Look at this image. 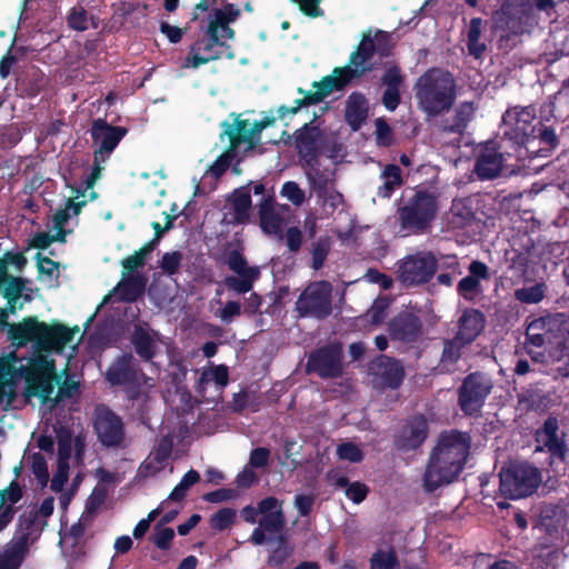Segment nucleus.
<instances>
[{"label":"nucleus","mask_w":569,"mask_h":569,"mask_svg":"<svg viewBox=\"0 0 569 569\" xmlns=\"http://www.w3.org/2000/svg\"><path fill=\"white\" fill-rule=\"evenodd\" d=\"M375 51V41L369 36L365 37L356 51L350 54L349 64L337 67L331 76H326L320 81H313L312 88L316 91L298 88V93L302 94V98L295 100L292 107L280 106L277 109L278 119L283 120L289 114H296L302 107L318 104L333 91L343 89L353 79L371 72L373 70L371 59Z\"/></svg>","instance_id":"nucleus-1"},{"label":"nucleus","mask_w":569,"mask_h":569,"mask_svg":"<svg viewBox=\"0 0 569 569\" xmlns=\"http://www.w3.org/2000/svg\"><path fill=\"white\" fill-rule=\"evenodd\" d=\"M462 470V431L451 430L440 433L432 449L425 475L426 491L432 492L442 485L450 483Z\"/></svg>","instance_id":"nucleus-2"},{"label":"nucleus","mask_w":569,"mask_h":569,"mask_svg":"<svg viewBox=\"0 0 569 569\" xmlns=\"http://www.w3.org/2000/svg\"><path fill=\"white\" fill-rule=\"evenodd\" d=\"M79 331L76 326L69 329L62 323H47L37 317H26L18 323H12L9 330V339L18 348L33 343L36 352H61L69 345L74 333Z\"/></svg>","instance_id":"nucleus-3"},{"label":"nucleus","mask_w":569,"mask_h":569,"mask_svg":"<svg viewBox=\"0 0 569 569\" xmlns=\"http://www.w3.org/2000/svg\"><path fill=\"white\" fill-rule=\"evenodd\" d=\"M415 96L420 109L436 117L448 112L456 99V81L449 71L430 68L415 84Z\"/></svg>","instance_id":"nucleus-4"},{"label":"nucleus","mask_w":569,"mask_h":569,"mask_svg":"<svg viewBox=\"0 0 569 569\" xmlns=\"http://www.w3.org/2000/svg\"><path fill=\"white\" fill-rule=\"evenodd\" d=\"M438 198L428 190H418L397 209V220L409 234L427 232L437 217Z\"/></svg>","instance_id":"nucleus-5"},{"label":"nucleus","mask_w":569,"mask_h":569,"mask_svg":"<svg viewBox=\"0 0 569 569\" xmlns=\"http://www.w3.org/2000/svg\"><path fill=\"white\" fill-rule=\"evenodd\" d=\"M499 478L500 492L508 499L529 497L542 482L540 470L527 462L513 463L507 468H502Z\"/></svg>","instance_id":"nucleus-6"},{"label":"nucleus","mask_w":569,"mask_h":569,"mask_svg":"<svg viewBox=\"0 0 569 569\" xmlns=\"http://www.w3.org/2000/svg\"><path fill=\"white\" fill-rule=\"evenodd\" d=\"M295 150L302 168L319 164V159L327 149V134L315 119L297 129L293 134Z\"/></svg>","instance_id":"nucleus-7"},{"label":"nucleus","mask_w":569,"mask_h":569,"mask_svg":"<svg viewBox=\"0 0 569 569\" xmlns=\"http://www.w3.org/2000/svg\"><path fill=\"white\" fill-rule=\"evenodd\" d=\"M343 348L339 342H329L312 350L306 363V372L321 379H337L343 375Z\"/></svg>","instance_id":"nucleus-8"},{"label":"nucleus","mask_w":569,"mask_h":569,"mask_svg":"<svg viewBox=\"0 0 569 569\" xmlns=\"http://www.w3.org/2000/svg\"><path fill=\"white\" fill-rule=\"evenodd\" d=\"M143 379H146V375L131 352L117 357L106 372V380L111 386L128 387L127 393L131 400L138 399Z\"/></svg>","instance_id":"nucleus-9"},{"label":"nucleus","mask_w":569,"mask_h":569,"mask_svg":"<svg viewBox=\"0 0 569 569\" xmlns=\"http://www.w3.org/2000/svg\"><path fill=\"white\" fill-rule=\"evenodd\" d=\"M332 286L328 281H318L308 286L296 301V310L302 318L323 320L331 315Z\"/></svg>","instance_id":"nucleus-10"},{"label":"nucleus","mask_w":569,"mask_h":569,"mask_svg":"<svg viewBox=\"0 0 569 569\" xmlns=\"http://www.w3.org/2000/svg\"><path fill=\"white\" fill-rule=\"evenodd\" d=\"M437 268L438 260L431 252H417L398 262L397 278L405 286L427 283Z\"/></svg>","instance_id":"nucleus-11"},{"label":"nucleus","mask_w":569,"mask_h":569,"mask_svg":"<svg viewBox=\"0 0 569 569\" xmlns=\"http://www.w3.org/2000/svg\"><path fill=\"white\" fill-rule=\"evenodd\" d=\"M206 33L207 39H199L189 47V53L182 63L183 68L198 69L202 64L220 59L223 54L222 49H230L220 40L216 26H208Z\"/></svg>","instance_id":"nucleus-12"},{"label":"nucleus","mask_w":569,"mask_h":569,"mask_svg":"<svg viewBox=\"0 0 569 569\" xmlns=\"http://www.w3.org/2000/svg\"><path fill=\"white\" fill-rule=\"evenodd\" d=\"M93 429L100 443L107 448L118 447L124 439V425L120 416L106 405L93 411Z\"/></svg>","instance_id":"nucleus-13"},{"label":"nucleus","mask_w":569,"mask_h":569,"mask_svg":"<svg viewBox=\"0 0 569 569\" xmlns=\"http://www.w3.org/2000/svg\"><path fill=\"white\" fill-rule=\"evenodd\" d=\"M226 262L229 269L238 274V277H227L224 279L226 287L238 293L251 291L254 281L260 277L259 268L248 266L246 257L238 249H232L227 253Z\"/></svg>","instance_id":"nucleus-14"},{"label":"nucleus","mask_w":569,"mask_h":569,"mask_svg":"<svg viewBox=\"0 0 569 569\" xmlns=\"http://www.w3.org/2000/svg\"><path fill=\"white\" fill-rule=\"evenodd\" d=\"M91 139L98 148L93 151L96 160H108L120 141L128 133V129L120 126H112L106 119L98 118L92 121Z\"/></svg>","instance_id":"nucleus-15"},{"label":"nucleus","mask_w":569,"mask_h":569,"mask_svg":"<svg viewBox=\"0 0 569 569\" xmlns=\"http://www.w3.org/2000/svg\"><path fill=\"white\" fill-rule=\"evenodd\" d=\"M369 370L373 377V385L381 390H396L405 379V369L401 362L385 355L373 360Z\"/></svg>","instance_id":"nucleus-16"},{"label":"nucleus","mask_w":569,"mask_h":569,"mask_svg":"<svg viewBox=\"0 0 569 569\" xmlns=\"http://www.w3.org/2000/svg\"><path fill=\"white\" fill-rule=\"evenodd\" d=\"M429 423L423 415H415L408 418L399 431L393 436L395 448L408 452L418 449L426 440Z\"/></svg>","instance_id":"nucleus-17"},{"label":"nucleus","mask_w":569,"mask_h":569,"mask_svg":"<svg viewBox=\"0 0 569 569\" xmlns=\"http://www.w3.org/2000/svg\"><path fill=\"white\" fill-rule=\"evenodd\" d=\"M388 332L393 341L412 343L422 333V321L415 313L402 311L389 321Z\"/></svg>","instance_id":"nucleus-18"},{"label":"nucleus","mask_w":569,"mask_h":569,"mask_svg":"<svg viewBox=\"0 0 569 569\" xmlns=\"http://www.w3.org/2000/svg\"><path fill=\"white\" fill-rule=\"evenodd\" d=\"M160 333L148 323L134 325L130 335V343L136 355L143 362H152L159 350Z\"/></svg>","instance_id":"nucleus-19"},{"label":"nucleus","mask_w":569,"mask_h":569,"mask_svg":"<svg viewBox=\"0 0 569 569\" xmlns=\"http://www.w3.org/2000/svg\"><path fill=\"white\" fill-rule=\"evenodd\" d=\"M491 385L482 373H471L465 379V415H473L481 408Z\"/></svg>","instance_id":"nucleus-20"},{"label":"nucleus","mask_w":569,"mask_h":569,"mask_svg":"<svg viewBox=\"0 0 569 569\" xmlns=\"http://www.w3.org/2000/svg\"><path fill=\"white\" fill-rule=\"evenodd\" d=\"M533 119L535 114L529 108L507 110L502 117V122L505 126L512 127V130L506 131L505 134L515 139L518 143H523L525 139L532 133L531 122Z\"/></svg>","instance_id":"nucleus-21"},{"label":"nucleus","mask_w":569,"mask_h":569,"mask_svg":"<svg viewBox=\"0 0 569 569\" xmlns=\"http://www.w3.org/2000/svg\"><path fill=\"white\" fill-rule=\"evenodd\" d=\"M8 372L23 378L27 382L47 376H56V365L53 360H49L42 352H37L29 359L28 365H20L18 369L13 365H8Z\"/></svg>","instance_id":"nucleus-22"},{"label":"nucleus","mask_w":569,"mask_h":569,"mask_svg":"<svg viewBox=\"0 0 569 569\" xmlns=\"http://www.w3.org/2000/svg\"><path fill=\"white\" fill-rule=\"evenodd\" d=\"M502 164L503 154L498 152L493 146L487 144L480 149L475 163V172L482 180H491L501 173Z\"/></svg>","instance_id":"nucleus-23"},{"label":"nucleus","mask_w":569,"mask_h":569,"mask_svg":"<svg viewBox=\"0 0 569 569\" xmlns=\"http://www.w3.org/2000/svg\"><path fill=\"white\" fill-rule=\"evenodd\" d=\"M369 104L366 96L355 91L346 100L345 120L352 131L361 129L368 118Z\"/></svg>","instance_id":"nucleus-24"},{"label":"nucleus","mask_w":569,"mask_h":569,"mask_svg":"<svg viewBox=\"0 0 569 569\" xmlns=\"http://www.w3.org/2000/svg\"><path fill=\"white\" fill-rule=\"evenodd\" d=\"M222 134L229 139L230 151H236L242 143H248L250 148L254 146V134L251 132L249 120L237 117L232 123L224 121Z\"/></svg>","instance_id":"nucleus-25"},{"label":"nucleus","mask_w":569,"mask_h":569,"mask_svg":"<svg viewBox=\"0 0 569 569\" xmlns=\"http://www.w3.org/2000/svg\"><path fill=\"white\" fill-rule=\"evenodd\" d=\"M271 196L263 197L258 210L259 224L264 233L280 236L283 220L276 211Z\"/></svg>","instance_id":"nucleus-26"},{"label":"nucleus","mask_w":569,"mask_h":569,"mask_svg":"<svg viewBox=\"0 0 569 569\" xmlns=\"http://www.w3.org/2000/svg\"><path fill=\"white\" fill-rule=\"evenodd\" d=\"M147 279L142 274L123 273V279L117 286V296L120 301L134 302L146 290Z\"/></svg>","instance_id":"nucleus-27"},{"label":"nucleus","mask_w":569,"mask_h":569,"mask_svg":"<svg viewBox=\"0 0 569 569\" xmlns=\"http://www.w3.org/2000/svg\"><path fill=\"white\" fill-rule=\"evenodd\" d=\"M556 320L552 317H541L532 320L526 329V340L535 347H542L552 339V326Z\"/></svg>","instance_id":"nucleus-28"},{"label":"nucleus","mask_w":569,"mask_h":569,"mask_svg":"<svg viewBox=\"0 0 569 569\" xmlns=\"http://www.w3.org/2000/svg\"><path fill=\"white\" fill-rule=\"evenodd\" d=\"M469 274L465 277V298H473L482 293V281L490 280L489 268L486 263L473 260L468 267Z\"/></svg>","instance_id":"nucleus-29"},{"label":"nucleus","mask_w":569,"mask_h":569,"mask_svg":"<svg viewBox=\"0 0 569 569\" xmlns=\"http://www.w3.org/2000/svg\"><path fill=\"white\" fill-rule=\"evenodd\" d=\"M230 201L233 209L232 221L234 223H246L249 220V211L251 208V189L250 184L236 189Z\"/></svg>","instance_id":"nucleus-30"},{"label":"nucleus","mask_w":569,"mask_h":569,"mask_svg":"<svg viewBox=\"0 0 569 569\" xmlns=\"http://www.w3.org/2000/svg\"><path fill=\"white\" fill-rule=\"evenodd\" d=\"M381 178L383 183L378 188L377 196L383 199H389L395 190L403 183L401 169L397 164H387L382 170Z\"/></svg>","instance_id":"nucleus-31"},{"label":"nucleus","mask_w":569,"mask_h":569,"mask_svg":"<svg viewBox=\"0 0 569 569\" xmlns=\"http://www.w3.org/2000/svg\"><path fill=\"white\" fill-rule=\"evenodd\" d=\"M54 378L56 376H47L34 380L28 379L24 395L27 397H38L42 403L48 402L54 389Z\"/></svg>","instance_id":"nucleus-32"},{"label":"nucleus","mask_w":569,"mask_h":569,"mask_svg":"<svg viewBox=\"0 0 569 569\" xmlns=\"http://www.w3.org/2000/svg\"><path fill=\"white\" fill-rule=\"evenodd\" d=\"M335 486L345 489V495L353 503H361L369 493V487L360 481L350 482L347 476H339L335 480Z\"/></svg>","instance_id":"nucleus-33"},{"label":"nucleus","mask_w":569,"mask_h":569,"mask_svg":"<svg viewBox=\"0 0 569 569\" xmlns=\"http://www.w3.org/2000/svg\"><path fill=\"white\" fill-rule=\"evenodd\" d=\"M485 327L486 317L480 310H465V343L473 341Z\"/></svg>","instance_id":"nucleus-34"},{"label":"nucleus","mask_w":569,"mask_h":569,"mask_svg":"<svg viewBox=\"0 0 569 569\" xmlns=\"http://www.w3.org/2000/svg\"><path fill=\"white\" fill-rule=\"evenodd\" d=\"M306 177L310 183V187L316 192L317 197L326 194L330 189L331 180L327 172L319 169V164L303 168Z\"/></svg>","instance_id":"nucleus-35"},{"label":"nucleus","mask_w":569,"mask_h":569,"mask_svg":"<svg viewBox=\"0 0 569 569\" xmlns=\"http://www.w3.org/2000/svg\"><path fill=\"white\" fill-rule=\"evenodd\" d=\"M458 331L453 340H448L445 342L441 361L443 363L456 362L460 356L462 350V316H460L456 321Z\"/></svg>","instance_id":"nucleus-36"},{"label":"nucleus","mask_w":569,"mask_h":569,"mask_svg":"<svg viewBox=\"0 0 569 569\" xmlns=\"http://www.w3.org/2000/svg\"><path fill=\"white\" fill-rule=\"evenodd\" d=\"M547 286L545 282H538L531 287H525L515 291V298L521 303H538L546 295Z\"/></svg>","instance_id":"nucleus-37"},{"label":"nucleus","mask_w":569,"mask_h":569,"mask_svg":"<svg viewBox=\"0 0 569 569\" xmlns=\"http://www.w3.org/2000/svg\"><path fill=\"white\" fill-rule=\"evenodd\" d=\"M370 569H400L396 551L393 549L377 550L370 558Z\"/></svg>","instance_id":"nucleus-38"},{"label":"nucleus","mask_w":569,"mask_h":569,"mask_svg":"<svg viewBox=\"0 0 569 569\" xmlns=\"http://www.w3.org/2000/svg\"><path fill=\"white\" fill-rule=\"evenodd\" d=\"M200 480V475L198 471L190 469L187 471L183 477L181 478L180 482L172 489L170 492L168 499L173 501H182L186 496L187 491L197 482Z\"/></svg>","instance_id":"nucleus-39"},{"label":"nucleus","mask_w":569,"mask_h":569,"mask_svg":"<svg viewBox=\"0 0 569 569\" xmlns=\"http://www.w3.org/2000/svg\"><path fill=\"white\" fill-rule=\"evenodd\" d=\"M292 555V548L287 545L284 536L278 537V547L274 548L267 558V565L270 568H281L288 558Z\"/></svg>","instance_id":"nucleus-40"},{"label":"nucleus","mask_w":569,"mask_h":569,"mask_svg":"<svg viewBox=\"0 0 569 569\" xmlns=\"http://www.w3.org/2000/svg\"><path fill=\"white\" fill-rule=\"evenodd\" d=\"M258 525L267 530L268 533H279L286 526L284 513L281 508H278L274 512L261 516L258 520Z\"/></svg>","instance_id":"nucleus-41"},{"label":"nucleus","mask_w":569,"mask_h":569,"mask_svg":"<svg viewBox=\"0 0 569 569\" xmlns=\"http://www.w3.org/2000/svg\"><path fill=\"white\" fill-rule=\"evenodd\" d=\"M481 28V19L480 18H473L470 21V29L468 32V50L469 53L475 56L476 58H480L483 51L486 50V46L483 43H480L479 37H480V30Z\"/></svg>","instance_id":"nucleus-42"},{"label":"nucleus","mask_w":569,"mask_h":569,"mask_svg":"<svg viewBox=\"0 0 569 569\" xmlns=\"http://www.w3.org/2000/svg\"><path fill=\"white\" fill-rule=\"evenodd\" d=\"M28 280L22 277L10 276L6 284L1 288L0 293L4 299H20L26 290Z\"/></svg>","instance_id":"nucleus-43"},{"label":"nucleus","mask_w":569,"mask_h":569,"mask_svg":"<svg viewBox=\"0 0 569 569\" xmlns=\"http://www.w3.org/2000/svg\"><path fill=\"white\" fill-rule=\"evenodd\" d=\"M58 461L69 462L72 453V433L68 428H61L58 432Z\"/></svg>","instance_id":"nucleus-44"},{"label":"nucleus","mask_w":569,"mask_h":569,"mask_svg":"<svg viewBox=\"0 0 569 569\" xmlns=\"http://www.w3.org/2000/svg\"><path fill=\"white\" fill-rule=\"evenodd\" d=\"M236 519V510L232 508H222L210 518V527L218 531H223L231 527Z\"/></svg>","instance_id":"nucleus-45"},{"label":"nucleus","mask_w":569,"mask_h":569,"mask_svg":"<svg viewBox=\"0 0 569 569\" xmlns=\"http://www.w3.org/2000/svg\"><path fill=\"white\" fill-rule=\"evenodd\" d=\"M67 22L72 30L86 31L89 28L87 10L81 4L74 6L67 17Z\"/></svg>","instance_id":"nucleus-46"},{"label":"nucleus","mask_w":569,"mask_h":569,"mask_svg":"<svg viewBox=\"0 0 569 569\" xmlns=\"http://www.w3.org/2000/svg\"><path fill=\"white\" fill-rule=\"evenodd\" d=\"M183 254L181 251L166 252L159 261V266L164 274L171 277L176 274L182 263Z\"/></svg>","instance_id":"nucleus-47"},{"label":"nucleus","mask_w":569,"mask_h":569,"mask_svg":"<svg viewBox=\"0 0 569 569\" xmlns=\"http://www.w3.org/2000/svg\"><path fill=\"white\" fill-rule=\"evenodd\" d=\"M329 251L330 242L328 239H319L313 243L311 251L312 269L320 270L323 267Z\"/></svg>","instance_id":"nucleus-48"},{"label":"nucleus","mask_w":569,"mask_h":569,"mask_svg":"<svg viewBox=\"0 0 569 569\" xmlns=\"http://www.w3.org/2000/svg\"><path fill=\"white\" fill-rule=\"evenodd\" d=\"M31 470L41 487H46L49 481L47 460L42 453L36 452L31 457Z\"/></svg>","instance_id":"nucleus-49"},{"label":"nucleus","mask_w":569,"mask_h":569,"mask_svg":"<svg viewBox=\"0 0 569 569\" xmlns=\"http://www.w3.org/2000/svg\"><path fill=\"white\" fill-rule=\"evenodd\" d=\"M240 14V10L233 4L228 3L223 9H217L214 11V20H211L209 26H216V31L219 32V24H229L234 21Z\"/></svg>","instance_id":"nucleus-50"},{"label":"nucleus","mask_w":569,"mask_h":569,"mask_svg":"<svg viewBox=\"0 0 569 569\" xmlns=\"http://www.w3.org/2000/svg\"><path fill=\"white\" fill-rule=\"evenodd\" d=\"M337 456L341 460L358 463L363 460L362 450L353 442H342L337 447Z\"/></svg>","instance_id":"nucleus-51"},{"label":"nucleus","mask_w":569,"mask_h":569,"mask_svg":"<svg viewBox=\"0 0 569 569\" xmlns=\"http://www.w3.org/2000/svg\"><path fill=\"white\" fill-rule=\"evenodd\" d=\"M174 538V531L169 527H160V523L154 526V535L150 537V540L160 550H168L171 547V541Z\"/></svg>","instance_id":"nucleus-52"},{"label":"nucleus","mask_w":569,"mask_h":569,"mask_svg":"<svg viewBox=\"0 0 569 569\" xmlns=\"http://www.w3.org/2000/svg\"><path fill=\"white\" fill-rule=\"evenodd\" d=\"M23 497L22 487L13 479L6 489L0 490V510L6 507L4 502L9 501V506L18 503Z\"/></svg>","instance_id":"nucleus-53"},{"label":"nucleus","mask_w":569,"mask_h":569,"mask_svg":"<svg viewBox=\"0 0 569 569\" xmlns=\"http://www.w3.org/2000/svg\"><path fill=\"white\" fill-rule=\"evenodd\" d=\"M403 80L405 78L398 64L388 66L381 77V83L386 89H400Z\"/></svg>","instance_id":"nucleus-54"},{"label":"nucleus","mask_w":569,"mask_h":569,"mask_svg":"<svg viewBox=\"0 0 569 569\" xmlns=\"http://www.w3.org/2000/svg\"><path fill=\"white\" fill-rule=\"evenodd\" d=\"M234 151H230V149L222 154H220L214 162L208 168L207 173L212 176L216 179H219L221 176L226 173V171L231 166L233 160Z\"/></svg>","instance_id":"nucleus-55"},{"label":"nucleus","mask_w":569,"mask_h":569,"mask_svg":"<svg viewBox=\"0 0 569 569\" xmlns=\"http://www.w3.org/2000/svg\"><path fill=\"white\" fill-rule=\"evenodd\" d=\"M69 478V462L57 461V470L51 479L50 489L54 492L62 491Z\"/></svg>","instance_id":"nucleus-56"},{"label":"nucleus","mask_w":569,"mask_h":569,"mask_svg":"<svg viewBox=\"0 0 569 569\" xmlns=\"http://www.w3.org/2000/svg\"><path fill=\"white\" fill-rule=\"evenodd\" d=\"M281 193L296 206H300L305 201V192L295 181L284 182Z\"/></svg>","instance_id":"nucleus-57"},{"label":"nucleus","mask_w":569,"mask_h":569,"mask_svg":"<svg viewBox=\"0 0 569 569\" xmlns=\"http://www.w3.org/2000/svg\"><path fill=\"white\" fill-rule=\"evenodd\" d=\"M292 3L298 4L299 10L309 18H319L325 14L323 10L319 7L322 0H290Z\"/></svg>","instance_id":"nucleus-58"},{"label":"nucleus","mask_w":569,"mask_h":569,"mask_svg":"<svg viewBox=\"0 0 569 569\" xmlns=\"http://www.w3.org/2000/svg\"><path fill=\"white\" fill-rule=\"evenodd\" d=\"M172 447V440L169 437H163L156 448L153 460L159 465H163L171 456Z\"/></svg>","instance_id":"nucleus-59"},{"label":"nucleus","mask_w":569,"mask_h":569,"mask_svg":"<svg viewBox=\"0 0 569 569\" xmlns=\"http://www.w3.org/2000/svg\"><path fill=\"white\" fill-rule=\"evenodd\" d=\"M270 459V450L266 447H258L251 450L249 463L252 468H264Z\"/></svg>","instance_id":"nucleus-60"},{"label":"nucleus","mask_w":569,"mask_h":569,"mask_svg":"<svg viewBox=\"0 0 569 569\" xmlns=\"http://www.w3.org/2000/svg\"><path fill=\"white\" fill-rule=\"evenodd\" d=\"M16 398L17 391L14 386L7 380L0 379V403H6L3 409L9 410Z\"/></svg>","instance_id":"nucleus-61"},{"label":"nucleus","mask_w":569,"mask_h":569,"mask_svg":"<svg viewBox=\"0 0 569 569\" xmlns=\"http://www.w3.org/2000/svg\"><path fill=\"white\" fill-rule=\"evenodd\" d=\"M318 199L322 201L326 210L330 209V212H333L343 202L342 194L331 189L326 194L318 196Z\"/></svg>","instance_id":"nucleus-62"},{"label":"nucleus","mask_w":569,"mask_h":569,"mask_svg":"<svg viewBox=\"0 0 569 569\" xmlns=\"http://www.w3.org/2000/svg\"><path fill=\"white\" fill-rule=\"evenodd\" d=\"M146 263V259L142 257V252L136 251L133 254L128 256L121 262L124 273L133 274L137 269L142 268Z\"/></svg>","instance_id":"nucleus-63"},{"label":"nucleus","mask_w":569,"mask_h":569,"mask_svg":"<svg viewBox=\"0 0 569 569\" xmlns=\"http://www.w3.org/2000/svg\"><path fill=\"white\" fill-rule=\"evenodd\" d=\"M366 277L370 282L379 284L383 290H389L393 284V280L390 276L377 269H368Z\"/></svg>","instance_id":"nucleus-64"}]
</instances>
